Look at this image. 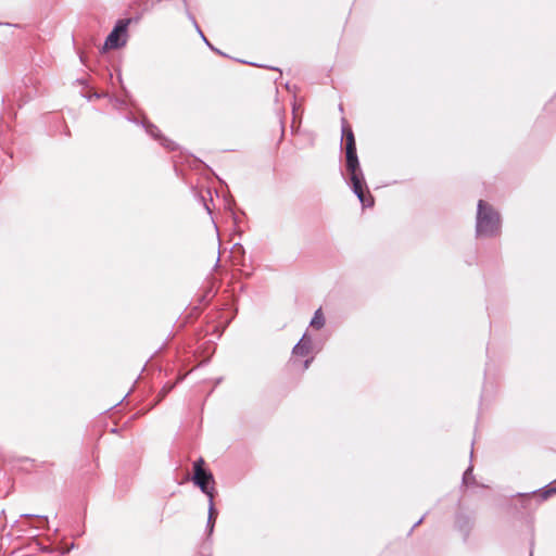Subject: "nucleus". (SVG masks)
I'll use <instances>...</instances> for the list:
<instances>
[{"mask_svg":"<svg viewBox=\"0 0 556 556\" xmlns=\"http://www.w3.org/2000/svg\"><path fill=\"white\" fill-rule=\"evenodd\" d=\"M343 136L345 138V155H346V169L350 174L352 189L363 206L369 207L374 204L371 195L366 197L364 188L366 187L363 172L359 167L358 157L356 154V146L353 131L350 127L343 126Z\"/></svg>","mask_w":556,"mask_h":556,"instance_id":"1","label":"nucleus"},{"mask_svg":"<svg viewBox=\"0 0 556 556\" xmlns=\"http://www.w3.org/2000/svg\"><path fill=\"white\" fill-rule=\"evenodd\" d=\"M311 351V339L304 334L300 342L293 348V354L305 356Z\"/></svg>","mask_w":556,"mask_h":556,"instance_id":"5","label":"nucleus"},{"mask_svg":"<svg viewBox=\"0 0 556 556\" xmlns=\"http://www.w3.org/2000/svg\"><path fill=\"white\" fill-rule=\"evenodd\" d=\"M193 23H194V25H195L197 30L199 31V34H200V35H201V37L203 38V40H204L207 45H210V43H208V41L206 40V37L203 35V33H202V31H201V29L199 28L198 24H197L194 21H193Z\"/></svg>","mask_w":556,"mask_h":556,"instance_id":"12","label":"nucleus"},{"mask_svg":"<svg viewBox=\"0 0 556 556\" xmlns=\"http://www.w3.org/2000/svg\"><path fill=\"white\" fill-rule=\"evenodd\" d=\"M147 131L154 138H159L157 128L153 125L147 126Z\"/></svg>","mask_w":556,"mask_h":556,"instance_id":"9","label":"nucleus"},{"mask_svg":"<svg viewBox=\"0 0 556 556\" xmlns=\"http://www.w3.org/2000/svg\"><path fill=\"white\" fill-rule=\"evenodd\" d=\"M312 359H306L305 363H304V369H307L309 364H311Z\"/></svg>","mask_w":556,"mask_h":556,"instance_id":"14","label":"nucleus"},{"mask_svg":"<svg viewBox=\"0 0 556 556\" xmlns=\"http://www.w3.org/2000/svg\"><path fill=\"white\" fill-rule=\"evenodd\" d=\"M538 496H540L542 500H547L552 495L556 494V486L554 485H547L544 489L534 492Z\"/></svg>","mask_w":556,"mask_h":556,"instance_id":"7","label":"nucleus"},{"mask_svg":"<svg viewBox=\"0 0 556 556\" xmlns=\"http://www.w3.org/2000/svg\"><path fill=\"white\" fill-rule=\"evenodd\" d=\"M192 481L203 493L211 497V500L213 498L212 488L210 486V483L213 481V476L204 468V460L202 458H199L193 464Z\"/></svg>","mask_w":556,"mask_h":556,"instance_id":"3","label":"nucleus"},{"mask_svg":"<svg viewBox=\"0 0 556 556\" xmlns=\"http://www.w3.org/2000/svg\"><path fill=\"white\" fill-rule=\"evenodd\" d=\"M210 500V508H208V520L207 521H214L217 518V511L213 506V498L208 497Z\"/></svg>","mask_w":556,"mask_h":556,"instance_id":"8","label":"nucleus"},{"mask_svg":"<svg viewBox=\"0 0 556 556\" xmlns=\"http://www.w3.org/2000/svg\"><path fill=\"white\" fill-rule=\"evenodd\" d=\"M214 525V522L207 523V530L210 534L213 532Z\"/></svg>","mask_w":556,"mask_h":556,"instance_id":"13","label":"nucleus"},{"mask_svg":"<svg viewBox=\"0 0 556 556\" xmlns=\"http://www.w3.org/2000/svg\"><path fill=\"white\" fill-rule=\"evenodd\" d=\"M324 325H325V318L321 313V309L319 308L315 312L314 317L311 320V326L316 329H320Z\"/></svg>","mask_w":556,"mask_h":556,"instance_id":"6","label":"nucleus"},{"mask_svg":"<svg viewBox=\"0 0 556 556\" xmlns=\"http://www.w3.org/2000/svg\"><path fill=\"white\" fill-rule=\"evenodd\" d=\"M129 20H119L113 30L106 37L104 50L117 49L126 43Z\"/></svg>","mask_w":556,"mask_h":556,"instance_id":"4","label":"nucleus"},{"mask_svg":"<svg viewBox=\"0 0 556 556\" xmlns=\"http://www.w3.org/2000/svg\"><path fill=\"white\" fill-rule=\"evenodd\" d=\"M471 471H472V468L469 467L465 473H464V477H463V481L464 483L468 484L469 483V478H470V475H471Z\"/></svg>","mask_w":556,"mask_h":556,"instance_id":"11","label":"nucleus"},{"mask_svg":"<svg viewBox=\"0 0 556 556\" xmlns=\"http://www.w3.org/2000/svg\"><path fill=\"white\" fill-rule=\"evenodd\" d=\"M501 231L500 214L486 202H478L476 232L478 237H494Z\"/></svg>","mask_w":556,"mask_h":556,"instance_id":"2","label":"nucleus"},{"mask_svg":"<svg viewBox=\"0 0 556 556\" xmlns=\"http://www.w3.org/2000/svg\"><path fill=\"white\" fill-rule=\"evenodd\" d=\"M161 143L166 147L167 149H170V150H174L175 149V146L174 143L170 141V140H167V139H164V138H161Z\"/></svg>","mask_w":556,"mask_h":556,"instance_id":"10","label":"nucleus"}]
</instances>
